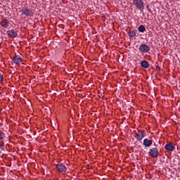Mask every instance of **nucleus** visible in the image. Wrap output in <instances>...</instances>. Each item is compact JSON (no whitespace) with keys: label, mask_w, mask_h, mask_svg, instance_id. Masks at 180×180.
I'll list each match as a JSON object with an SVG mask.
<instances>
[{"label":"nucleus","mask_w":180,"mask_h":180,"mask_svg":"<svg viewBox=\"0 0 180 180\" xmlns=\"http://www.w3.org/2000/svg\"><path fill=\"white\" fill-rule=\"evenodd\" d=\"M1 25L2 27H9V20H8L6 19H3L1 21Z\"/></svg>","instance_id":"11"},{"label":"nucleus","mask_w":180,"mask_h":180,"mask_svg":"<svg viewBox=\"0 0 180 180\" xmlns=\"http://www.w3.org/2000/svg\"><path fill=\"white\" fill-rule=\"evenodd\" d=\"M5 134L4 133H0V140H4Z\"/></svg>","instance_id":"18"},{"label":"nucleus","mask_w":180,"mask_h":180,"mask_svg":"<svg viewBox=\"0 0 180 180\" xmlns=\"http://www.w3.org/2000/svg\"><path fill=\"white\" fill-rule=\"evenodd\" d=\"M13 62L14 63V64H20V63H22V57L19 56H15L13 58Z\"/></svg>","instance_id":"10"},{"label":"nucleus","mask_w":180,"mask_h":180,"mask_svg":"<svg viewBox=\"0 0 180 180\" xmlns=\"http://www.w3.org/2000/svg\"><path fill=\"white\" fill-rule=\"evenodd\" d=\"M8 36L11 37H18V32L14 29L7 31Z\"/></svg>","instance_id":"9"},{"label":"nucleus","mask_w":180,"mask_h":180,"mask_svg":"<svg viewBox=\"0 0 180 180\" xmlns=\"http://www.w3.org/2000/svg\"><path fill=\"white\" fill-rule=\"evenodd\" d=\"M159 154L160 152L158 151V149L156 147L149 149V152L148 153L149 157H151L152 158H158Z\"/></svg>","instance_id":"2"},{"label":"nucleus","mask_w":180,"mask_h":180,"mask_svg":"<svg viewBox=\"0 0 180 180\" xmlns=\"http://www.w3.org/2000/svg\"><path fill=\"white\" fill-rule=\"evenodd\" d=\"M135 136L137 141H141V140L146 137V132L143 130H138V131L136 132Z\"/></svg>","instance_id":"3"},{"label":"nucleus","mask_w":180,"mask_h":180,"mask_svg":"<svg viewBox=\"0 0 180 180\" xmlns=\"http://www.w3.org/2000/svg\"><path fill=\"white\" fill-rule=\"evenodd\" d=\"M141 67H142V68H148L150 63H148L147 60H142L141 61Z\"/></svg>","instance_id":"12"},{"label":"nucleus","mask_w":180,"mask_h":180,"mask_svg":"<svg viewBox=\"0 0 180 180\" xmlns=\"http://www.w3.org/2000/svg\"><path fill=\"white\" fill-rule=\"evenodd\" d=\"M56 169H58V172H66L67 171V167L63 164L56 165Z\"/></svg>","instance_id":"6"},{"label":"nucleus","mask_w":180,"mask_h":180,"mask_svg":"<svg viewBox=\"0 0 180 180\" xmlns=\"http://www.w3.org/2000/svg\"><path fill=\"white\" fill-rule=\"evenodd\" d=\"M4 81V75L0 73V84Z\"/></svg>","instance_id":"17"},{"label":"nucleus","mask_w":180,"mask_h":180,"mask_svg":"<svg viewBox=\"0 0 180 180\" xmlns=\"http://www.w3.org/2000/svg\"><path fill=\"white\" fill-rule=\"evenodd\" d=\"M133 4L139 11H144V1L143 0H133Z\"/></svg>","instance_id":"1"},{"label":"nucleus","mask_w":180,"mask_h":180,"mask_svg":"<svg viewBox=\"0 0 180 180\" xmlns=\"http://www.w3.org/2000/svg\"><path fill=\"white\" fill-rule=\"evenodd\" d=\"M129 37H134V36H136V31L134 30L129 31Z\"/></svg>","instance_id":"14"},{"label":"nucleus","mask_w":180,"mask_h":180,"mask_svg":"<svg viewBox=\"0 0 180 180\" xmlns=\"http://www.w3.org/2000/svg\"><path fill=\"white\" fill-rule=\"evenodd\" d=\"M21 12L22 15H25V16H33V11L27 7L22 9Z\"/></svg>","instance_id":"5"},{"label":"nucleus","mask_w":180,"mask_h":180,"mask_svg":"<svg viewBox=\"0 0 180 180\" xmlns=\"http://www.w3.org/2000/svg\"><path fill=\"white\" fill-rule=\"evenodd\" d=\"M5 150V145L4 142H0V152L4 151Z\"/></svg>","instance_id":"15"},{"label":"nucleus","mask_w":180,"mask_h":180,"mask_svg":"<svg viewBox=\"0 0 180 180\" xmlns=\"http://www.w3.org/2000/svg\"><path fill=\"white\" fill-rule=\"evenodd\" d=\"M138 30L139 32H140V33H144V32L146 31V26L141 25L138 27Z\"/></svg>","instance_id":"13"},{"label":"nucleus","mask_w":180,"mask_h":180,"mask_svg":"<svg viewBox=\"0 0 180 180\" xmlns=\"http://www.w3.org/2000/svg\"><path fill=\"white\" fill-rule=\"evenodd\" d=\"M143 144L145 147H151V146H153V140L145 139L143 140Z\"/></svg>","instance_id":"7"},{"label":"nucleus","mask_w":180,"mask_h":180,"mask_svg":"<svg viewBox=\"0 0 180 180\" xmlns=\"http://www.w3.org/2000/svg\"><path fill=\"white\" fill-rule=\"evenodd\" d=\"M139 51L143 53H150V46L146 44H142L139 46Z\"/></svg>","instance_id":"4"},{"label":"nucleus","mask_w":180,"mask_h":180,"mask_svg":"<svg viewBox=\"0 0 180 180\" xmlns=\"http://www.w3.org/2000/svg\"><path fill=\"white\" fill-rule=\"evenodd\" d=\"M146 9L150 12V13H153V11H151V8H150V6L147 5L146 6Z\"/></svg>","instance_id":"16"},{"label":"nucleus","mask_w":180,"mask_h":180,"mask_svg":"<svg viewBox=\"0 0 180 180\" xmlns=\"http://www.w3.org/2000/svg\"><path fill=\"white\" fill-rule=\"evenodd\" d=\"M165 148L167 151H174V150H175V146H174L172 143H169L165 146Z\"/></svg>","instance_id":"8"}]
</instances>
